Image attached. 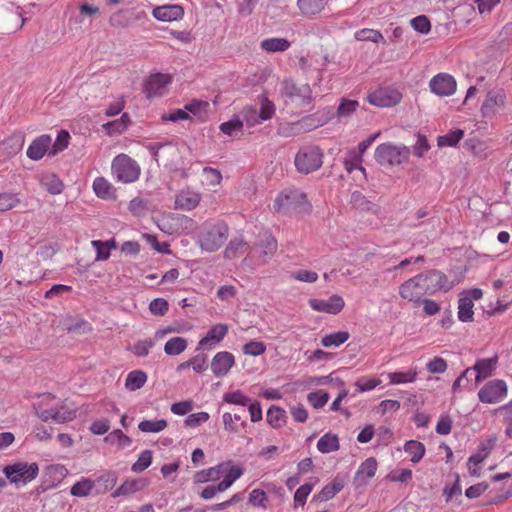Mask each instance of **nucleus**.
<instances>
[{"label":"nucleus","mask_w":512,"mask_h":512,"mask_svg":"<svg viewBox=\"0 0 512 512\" xmlns=\"http://www.w3.org/2000/svg\"><path fill=\"white\" fill-rule=\"evenodd\" d=\"M445 276L438 271L418 274L399 287V294L409 301H419L426 294H433L443 285Z\"/></svg>","instance_id":"nucleus-1"},{"label":"nucleus","mask_w":512,"mask_h":512,"mask_svg":"<svg viewBox=\"0 0 512 512\" xmlns=\"http://www.w3.org/2000/svg\"><path fill=\"white\" fill-rule=\"evenodd\" d=\"M228 236L229 228L224 221H206L198 236V244L206 252H215L222 247Z\"/></svg>","instance_id":"nucleus-2"},{"label":"nucleus","mask_w":512,"mask_h":512,"mask_svg":"<svg viewBox=\"0 0 512 512\" xmlns=\"http://www.w3.org/2000/svg\"><path fill=\"white\" fill-rule=\"evenodd\" d=\"M273 210L281 214L309 213L311 205L303 192L284 190L274 200Z\"/></svg>","instance_id":"nucleus-3"},{"label":"nucleus","mask_w":512,"mask_h":512,"mask_svg":"<svg viewBox=\"0 0 512 512\" xmlns=\"http://www.w3.org/2000/svg\"><path fill=\"white\" fill-rule=\"evenodd\" d=\"M410 150L404 145L383 143L375 149V160L382 166H395L409 159Z\"/></svg>","instance_id":"nucleus-4"},{"label":"nucleus","mask_w":512,"mask_h":512,"mask_svg":"<svg viewBox=\"0 0 512 512\" xmlns=\"http://www.w3.org/2000/svg\"><path fill=\"white\" fill-rule=\"evenodd\" d=\"M112 175L122 183H132L139 179L140 166L126 154L117 155L111 165Z\"/></svg>","instance_id":"nucleus-5"},{"label":"nucleus","mask_w":512,"mask_h":512,"mask_svg":"<svg viewBox=\"0 0 512 512\" xmlns=\"http://www.w3.org/2000/svg\"><path fill=\"white\" fill-rule=\"evenodd\" d=\"M323 163V152L318 146L302 147L295 156L296 169L303 174L318 170Z\"/></svg>","instance_id":"nucleus-6"},{"label":"nucleus","mask_w":512,"mask_h":512,"mask_svg":"<svg viewBox=\"0 0 512 512\" xmlns=\"http://www.w3.org/2000/svg\"><path fill=\"white\" fill-rule=\"evenodd\" d=\"M39 472L37 463L16 462L3 468L4 475L12 484H27L34 480Z\"/></svg>","instance_id":"nucleus-7"},{"label":"nucleus","mask_w":512,"mask_h":512,"mask_svg":"<svg viewBox=\"0 0 512 512\" xmlns=\"http://www.w3.org/2000/svg\"><path fill=\"white\" fill-rule=\"evenodd\" d=\"M283 94L298 107L308 109L312 107V90L308 84L298 86L293 81H285Z\"/></svg>","instance_id":"nucleus-8"},{"label":"nucleus","mask_w":512,"mask_h":512,"mask_svg":"<svg viewBox=\"0 0 512 512\" xmlns=\"http://www.w3.org/2000/svg\"><path fill=\"white\" fill-rule=\"evenodd\" d=\"M508 392L507 384L503 380H491L478 392L479 400L486 404H497L503 401Z\"/></svg>","instance_id":"nucleus-9"},{"label":"nucleus","mask_w":512,"mask_h":512,"mask_svg":"<svg viewBox=\"0 0 512 512\" xmlns=\"http://www.w3.org/2000/svg\"><path fill=\"white\" fill-rule=\"evenodd\" d=\"M483 296V292L481 289L474 288L470 290L463 291L460 294V298L458 301V319L462 322H471L473 321L474 316V301L481 299Z\"/></svg>","instance_id":"nucleus-10"},{"label":"nucleus","mask_w":512,"mask_h":512,"mask_svg":"<svg viewBox=\"0 0 512 512\" xmlns=\"http://www.w3.org/2000/svg\"><path fill=\"white\" fill-rule=\"evenodd\" d=\"M402 99V94L393 87H381L368 94L367 100L371 105L377 107H392Z\"/></svg>","instance_id":"nucleus-11"},{"label":"nucleus","mask_w":512,"mask_h":512,"mask_svg":"<svg viewBox=\"0 0 512 512\" xmlns=\"http://www.w3.org/2000/svg\"><path fill=\"white\" fill-rule=\"evenodd\" d=\"M506 96L501 90L489 91L481 106L482 116L485 118H492L505 107Z\"/></svg>","instance_id":"nucleus-12"},{"label":"nucleus","mask_w":512,"mask_h":512,"mask_svg":"<svg viewBox=\"0 0 512 512\" xmlns=\"http://www.w3.org/2000/svg\"><path fill=\"white\" fill-rule=\"evenodd\" d=\"M345 302L339 295H332L328 299H310L309 306L317 312L338 314L344 308Z\"/></svg>","instance_id":"nucleus-13"},{"label":"nucleus","mask_w":512,"mask_h":512,"mask_svg":"<svg viewBox=\"0 0 512 512\" xmlns=\"http://www.w3.org/2000/svg\"><path fill=\"white\" fill-rule=\"evenodd\" d=\"M55 399L56 397L53 394L44 393L33 403V412L42 422H52V419H46L44 417L54 415L55 412H57V407L53 406Z\"/></svg>","instance_id":"nucleus-14"},{"label":"nucleus","mask_w":512,"mask_h":512,"mask_svg":"<svg viewBox=\"0 0 512 512\" xmlns=\"http://www.w3.org/2000/svg\"><path fill=\"white\" fill-rule=\"evenodd\" d=\"M170 83L171 77L168 74L156 73L151 75L144 88L147 98L162 96Z\"/></svg>","instance_id":"nucleus-15"},{"label":"nucleus","mask_w":512,"mask_h":512,"mask_svg":"<svg viewBox=\"0 0 512 512\" xmlns=\"http://www.w3.org/2000/svg\"><path fill=\"white\" fill-rule=\"evenodd\" d=\"M330 120L329 116L311 114L303 117L297 122L291 123V131L295 134L311 131L315 128L321 127Z\"/></svg>","instance_id":"nucleus-16"},{"label":"nucleus","mask_w":512,"mask_h":512,"mask_svg":"<svg viewBox=\"0 0 512 512\" xmlns=\"http://www.w3.org/2000/svg\"><path fill=\"white\" fill-rule=\"evenodd\" d=\"M377 468L378 464L374 457H369L363 461L355 473L354 486L358 488L367 485L368 481L375 476Z\"/></svg>","instance_id":"nucleus-17"},{"label":"nucleus","mask_w":512,"mask_h":512,"mask_svg":"<svg viewBox=\"0 0 512 512\" xmlns=\"http://www.w3.org/2000/svg\"><path fill=\"white\" fill-rule=\"evenodd\" d=\"M228 332L226 324H217L210 328L206 336L198 344L197 350H212Z\"/></svg>","instance_id":"nucleus-18"},{"label":"nucleus","mask_w":512,"mask_h":512,"mask_svg":"<svg viewBox=\"0 0 512 512\" xmlns=\"http://www.w3.org/2000/svg\"><path fill=\"white\" fill-rule=\"evenodd\" d=\"M277 240L268 232L260 235L255 248L260 250L259 258L262 264H266L277 251Z\"/></svg>","instance_id":"nucleus-19"},{"label":"nucleus","mask_w":512,"mask_h":512,"mask_svg":"<svg viewBox=\"0 0 512 512\" xmlns=\"http://www.w3.org/2000/svg\"><path fill=\"white\" fill-rule=\"evenodd\" d=\"M152 15L159 21L172 22L183 17L184 9L178 4H168L155 7Z\"/></svg>","instance_id":"nucleus-20"},{"label":"nucleus","mask_w":512,"mask_h":512,"mask_svg":"<svg viewBox=\"0 0 512 512\" xmlns=\"http://www.w3.org/2000/svg\"><path fill=\"white\" fill-rule=\"evenodd\" d=\"M51 144L52 138L50 135H41L34 139L33 142L29 145L26 154L31 160H40L48 151Z\"/></svg>","instance_id":"nucleus-21"},{"label":"nucleus","mask_w":512,"mask_h":512,"mask_svg":"<svg viewBox=\"0 0 512 512\" xmlns=\"http://www.w3.org/2000/svg\"><path fill=\"white\" fill-rule=\"evenodd\" d=\"M77 407L67 401H63L57 406V412L54 415L45 416L46 419H52V422L63 424L73 421L77 417Z\"/></svg>","instance_id":"nucleus-22"},{"label":"nucleus","mask_w":512,"mask_h":512,"mask_svg":"<svg viewBox=\"0 0 512 512\" xmlns=\"http://www.w3.org/2000/svg\"><path fill=\"white\" fill-rule=\"evenodd\" d=\"M25 136L22 132L13 133L10 137L0 143V151L5 157H11L23 148Z\"/></svg>","instance_id":"nucleus-23"},{"label":"nucleus","mask_w":512,"mask_h":512,"mask_svg":"<svg viewBox=\"0 0 512 512\" xmlns=\"http://www.w3.org/2000/svg\"><path fill=\"white\" fill-rule=\"evenodd\" d=\"M200 201L201 196L198 192L183 190L176 196L175 206L177 209L191 211L199 205Z\"/></svg>","instance_id":"nucleus-24"},{"label":"nucleus","mask_w":512,"mask_h":512,"mask_svg":"<svg viewBox=\"0 0 512 512\" xmlns=\"http://www.w3.org/2000/svg\"><path fill=\"white\" fill-rule=\"evenodd\" d=\"M225 471L226 464L221 463L215 467H210L208 469L196 472L193 476V481L195 484H202L208 481H216L220 479Z\"/></svg>","instance_id":"nucleus-25"},{"label":"nucleus","mask_w":512,"mask_h":512,"mask_svg":"<svg viewBox=\"0 0 512 512\" xmlns=\"http://www.w3.org/2000/svg\"><path fill=\"white\" fill-rule=\"evenodd\" d=\"M233 364V354H215L211 361V369L216 376L220 377L225 375Z\"/></svg>","instance_id":"nucleus-26"},{"label":"nucleus","mask_w":512,"mask_h":512,"mask_svg":"<svg viewBox=\"0 0 512 512\" xmlns=\"http://www.w3.org/2000/svg\"><path fill=\"white\" fill-rule=\"evenodd\" d=\"M147 482L144 479H127L113 493V497L126 496L142 490Z\"/></svg>","instance_id":"nucleus-27"},{"label":"nucleus","mask_w":512,"mask_h":512,"mask_svg":"<svg viewBox=\"0 0 512 512\" xmlns=\"http://www.w3.org/2000/svg\"><path fill=\"white\" fill-rule=\"evenodd\" d=\"M496 364V356L489 359L480 360L475 364L474 368L471 369L472 375L475 374L477 381L487 378L492 375V372L496 368Z\"/></svg>","instance_id":"nucleus-28"},{"label":"nucleus","mask_w":512,"mask_h":512,"mask_svg":"<svg viewBox=\"0 0 512 512\" xmlns=\"http://www.w3.org/2000/svg\"><path fill=\"white\" fill-rule=\"evenodd\" d=\"M64 328L71 334L81 336L92 331L91 324L82 318H68L64 321Z\"/></svg>","instance_id":"nucleus-29"},{"label":"nucleus","mask_w":512,"mask_h":512,"mask_svg":"<svg viewBox=\"0 0 512 512\" xmlns=\"http://www.w3.org/2000/svg\"><path fill=\"white\" fill-rule=\"evenodd\" d=\"M496 443V439H489L487 442V446L483 448L484 453L483 454H477L474 456H471L468 461V470L471 475L473 476H479L480 470H481V464L485 457L488 455L489 451L493 448V446Z\"/></svg>","instance_id":"nucleus-30"},{"label":"nucleus","mask_w":512,"mask_h":512,"mask_svg":"<svg viewBox=\"0 0 512 512\" xmlns=\"http://www.w3.org/2000/svg\"><path fill=\"white\" fill-rule=\"evenodd\" d=\"M95 194L102 199H114L116 197L115 189L112 184L104 177H97L93 182Z\"/></svg>","instance_id":"nucleus-31"},{"label":"nucleus","mask_w":512,"mask_h":512,"mask_svg":"<svg viewBox=\"0 0 512 512\" xmlns=\"http://www.w3.org/2000/svg\"><path fill=\"white\" fill-rule=\"evenodd\" d=\"M105 443L117 449L128 448L132 444V439L124 434L122 430L116 429L110 432L105 438Z\"/></svg>","instance_id":"nucleus-32"},{"label":"nucleus","mask_w":512,"mask_h":512,"mask_svg":"<svg viewBox=\"0 0 512 512\" xmlns=\"http://www.w3.org/2000/svg\"><path fill=\"white\" fill-rule=\"evenodd\" d=\"M339 437L333 433L324 434L317 442V449L323 454L335 452L339 450Z\"/></svg>","instance_id":"nucleus-33"},{"label":"nucleus","mask_w":512,"mask_h":512,"mask_svg":"<svg viewBox=\"0 0 512 512\" xmlns=\"http://www.w3.org/2000/svg\"><path fill=\"white\" fill-rule=\"evenodd\" d=\"M250 249L249 244L241 238L232 239L224 251L227 259L240 257Z\"/></svg>","instance_id":"nucleus-34"},{"label":"nucleus","mask_w":512,"mask_h":512,"mask_svg":"<svg viewBox=\"0 0 512 512\" xmlns=\"http://www.w3.org/2000/svg\"><path fill=\"white\" fill-rule=\"evenodd\" d=\"M286 412L278 406H271L266 413V420L273 428H280L286 423Z\"/></svg>","instance_id":"nucleus-35"},{"label":"nucleus","mask_w":512,"mask_h":512,"mask_svg":"<svg viewBox=\"0 0 512 512\" xmlns=\"http://www.w3.org/2000/svg\"><path fill=\"white\" fill-rule=\"evenodd\" d=\"M329 0H298V6L305 15L313 16L320 13Z\"/></svg>","instance_id":"nucleus-36"},{"label":"nucleus","mask_w":512,"mask_h":512,"mask_svg":"<svg viewBox=\"0 0 512 512\" xmlns=\"http://www.w3.org/2000/svg\"><path fill=\"white\" fill-rule=\"evenodd\" d=\"M431 92L438 96L448 95V74L439 73L435 75L429 82Z\"/></svg>","instance_id":"nucleus-37"},{"label":"nucleus","mask_w":512,"mask_h":512,"mask_svg":"<svg viewBox=\"0 0 512 512\" xmlns=\"http://www.w3.org/2000/svg\"><path fill=\"white\" fill-rule=\"evenodd\" d=\"M290 42L285 38H267L261 41L260 47L267 52H283L290 47Z\"/></svg>","instance_id":"nucleus-38"},{"label":"nucleus","mask_w":512,"mask_h":512,"mask_svg":"<svg viewBox=\"0 0 512 512\" xmlns=\"http://www.w3.org/2000/svg\"><path fill=\"white\" fill-rule=\"evenodd\" d=\"M359 107V102L343 98L337 108L335 116L341 121L348 119Z\"/></svg>","instance_id":"nucleus-39"},{"label":"nucleus","mask_w":512,"mask_h":512,"mask_svg":"<svg viewBox=\"0 0 512 512\" xmlns=\"http://www.w3.org/2000/svg\"><path fill=\"white\" fill-rule=\"evenodd\" d=\"M343 487V481L339 478H335L331 483L322 488L318 494V499L320 501H328L332 499L337 493H339Z\"/></svg>","instance_id":"nucleus-40"},{"label":"nucleus","mask_w":512,"mask_h":512,"mask_svg":"<svg viewBox=\"0 0 512 512\" xmlns=\"http://www.w3.org/2000/svg\"><path fill=\"white\" fill-rule=\"evenodd\" d=\"M147 381V375L140 370L131 371L126 378L125 386L130 391L140 389Z\"/></svg>","instance_id":"nucleus-41"},{"label":"nucleus","mask_w":512,"mask_h":512,"mask_svg":"<svg viewBox=\"0 0 512 512\" xmlns=\"http://www.w3.org/2000/svg\"><path fill=\"white\" fill-rule=\"evenodd\" d=\"M404 451L411 456L413 463H418L425 454V446L416 440H409L404 445Z\"/></svg>","instance_id":"nucleus-42"},{"label":"nucleus","mask_w":512,"mask_h":512,"mask_svg":"<svg viewBox=\"0 0 512 512\" xmlns=\"http://www.w3.org/2000/svg\"><path fill=\"white\" fill-rule=\"evenodd\" d=\"M94 487L95 481L83 478L71 487L70 493L76 497H86L92 492Z\"/></svg>","instance_id":"nucleus-43"},{"label":"nucleus","mask_w":512,"mask_h":512,"mask_svg":"<svg viewBox=\"0 0 512 512\" xmlns=\"http://www.w3.org/2000/svg\"><path fill=\"white\" fill-rule=\"evenodd\" d=\"M168 423L165 419L143 420L138 424V429L143 433H159L165 430Z\"/></svg>","instance_id":"nucleus-44"},{"label":"nucleus","mask_w":512,"mask_h":512,"mask_svg":"<svg viewBox=\"0 0 512 512\" xmlns=\"http://www.w3.org/2000/svg\"><path fill=\"white\" fill-rule=\"evenodd\" d=\"M363 161V156L357 153L356 150H350L348 152V157L344 160V168L348 173H351L353 170L358 169L365 174V168L361 165Z\"/></svg>","instance_id":"nucleus-45"},{"label":"nucleus","mask_w":512,"mask_h":512,"mask_svg":"<svg viewBox=\"0 0 512 512\" xmlns=\"http://www.w3.org/2000/svg\"><path fill=\"white\" fill-rule=\"evenodd\" d=\"M97 483L99 490V493H105L116 485L117 483V475L112 471H106L102 475H100L95 484Z\"/></svg>","instance_id":"nucleus-46"},{"label":"nucleus","mask_w":512,"mask_h":512,"mask_svg":"<svg viewBox=\"0 0 512 512\" xmlns=\"http://www.w3.org/2000/svg\"><path fill=\"white\" fill-rule=\"evenodd\" d=\"M349 338V333L346 331H339L329 335H326L322 338L321 343L324 347H338L344 342H346Z\"/></svg>","instance_id":"nucleus-47"},{"label":"nucleus","mask_w":512,"mask_h":512,"mask_svg":"<svg viewBox=\"0 0 512 512\" xmlns=\"http://www.w3.org/2000/svg\"><path fill=\"white\" fill-rule=\"evenodd\" d=\"M223 401L228 404L247 406L250 404L251 399L246 396L241 390L226 392L223 395Z\"/></svg>","instance_id":"nucleus-48"},{"label":"nucleus","mask_w":512,"mask_h":512,"mask_svg":"<svg viewBox=\"0 0 512 512\" xmlns=\"http://www.w3.org/2000/svg\"><path fill=\"white\" fill-rule=\"evenodd\" d=\"M351 203L358 209L370 211L374 214L378 213L379 207L365 199L360 192H353L351 195Z\"/></svg>","instance_id":"nucleus-49"},{"label":"nucleus","mask_w":512,"mask_h":512,"mask_svg":"<svg viewBox=\"0 0 512 512\" xmlns=\"http://www.w3.org/2000/svg\"><path fill=\"white\" fill-rule=\"evenodd\" d=\"M391 384H405L413 382L416 378V372L413 370L397 371L388 374Z\"/></svg>","instance_id":"nucleus-50"},{"label":"nucleus","mask_w":512,"mask_h":512,"mask_svg":"<svg viewBox=\"0 0 512 512\" xmlns=\"http://www.w3.org/2000/svg\"><path fill=\"white\" fill-rule=\"evenodd\" d=\"M190 366L193 368L194 371L198 373L205 371L208 367V364L206 358L204 357V354H197L191 360L180 364L178 369L184 370Z\"/></svg>","instance_id":"nucleus-51"},{"label":"nucleus","mask_w":512,"mask_h":512,"mask_svg":"<svg viewBox=\"0 0 512 512\" xmlns=\"http://www.w3.org/2000/svg\"><path fill=\"white\" fill-rule=\"evenodd\" d=\"M147 149L150 151L153 159L158 162L160 157V152L162 150H169L172 153H178V148L175 144L171 142L166 143H150L147 145Z\"/></svg>","instance_id":"nucleus-52"},{"label":"nucleus","mask_w":512,"mask_h":512,"mask_svg":"<svg viewBox=\"0 0 512 512\" xmlns=\"http://www.w3.org/2000/svg\"><path fill=\"white\" fill-rule=\"evenodd\" d=\"M355 38L359 41H370L373 43H378L384 40L382 34L379 31L368 28L357 31L355 33Z\"/></svg>","instance_id":"nucleus-53"},{"label":"nucleus","mask_w":512,"mask_h":512,"mask_svg":"<svg viewBox=\"0 0 512 512\" xmlns=\"http://www.w3.org/2000/svg\"><path fill=\"white\" fill-rule=\"evenodd\" d=\"M243 122L239 118H233L220 125V130L229 136H237L242 131Z\"/></svg>","instance_id":"nucleus-54"},{"label":"nucleus","mask_w":512,"mask_h":512,"mask_svg":"<svg viewBox=\"0 0 512 512\" xmlns=\"http://www.w3.org/2000/svg\"><path fill=\"white\" fill-rule=\"evenodd\" d=\"M152 463V452L150 450H144L139 455L137 461L132 465V471L136 473L143 472Z\"/></svg>","instance_id":"nucleus-55"},{"label":"nucleus","mask_w":512,"mask_h":512,"mask_svg":"<svg viewBox=\"0 0 512 512\" xmlns=\"http://www.w3.org/2000/svg\"><path fill=\"white\" fill-rule=\"evenodd\" d=\"M147 204L148 202L145 199L135 197L129 202L128 209L134 216L141 217L148 211Z\"/></svg>","instance_id":"nucleus-56"},{"label":"nucleus","mask_w":512,"mask_h":512,"mask_svg":"<svg viewBox=\"0 0 512 512\" xmlns=\"http://www.w3.org/2000/svg\"><path fill=\"white\" fill-rule=\"evenodd\" d=\"M380 384L381 380L378 378L361 377L356 381L355 386L356 391L358 393H362L366 391H371Z\"/></svg>","instance_id":"nucleus-57"},{"label":"nucleus","mask_w":512,"mask_h":512,"mask_svg":"<svg viewBox=\"0 0 512 512\" xmlns=\"http://www.w3.org/2000/svg\"><path fill=\"white\" fill-rule=\"evenodd\" d=\"M70 135L66 130H61L56 138V141L52 145V149L50 151L51 155H56L60 151H63L68 147Z\"/></svg>","instance_id":"nucleus-58"},{"label":"nucleus","mask_w":512,"mask_h":512,"mask_svg":"<svg viewBox=\"0 0 512 512\" xmlns=\"http://www.w3.org/2000/svg\"><path fill=\"white\" fill-rule=\"evenodd\" d=\"M187 341L183 337H173L164 345V352H184Z\"/></svg>","instance_id":"nucleus-59"},{"label":"nucleus","mask_w":512,"mask_h":512,"mask_svg":"<svg viewBox=\"0 0 512 512\" xmlns=\"http://www.w3.org/2000/svg\"><path fill=\"white\" fill-rule=\"evenodd\" d=\"M412 475L411 469H396L387 475V479L391 482L407 483L412 479Z\"/></svg>","instance_id":"nucleus-60"},{"label":"nucleus","mask_w":512,"mask_h":512,"mask_svg":"<svg viewBox=\"0 0 512 512\" xmlns=\"http://www.w3.org/2000/svg\"><path fill=\"white\" fill-rule=\"evenodd\" d=\"M313 489L312 483H305L301 485L294 494L295 506H303L306 503L307 497Z\"/></svg>","instance_id":"nucleus-61"},{"label":"nucleus","mask_w":512,"mask_h":512,"mask_svg":"<svg viewBox=\"0 0 512 512\" xmlns=\"http://www.w3.org/2000/svg\"><path fill=\"white\" fill-rule=\"evenodd\" d=\"M410 23L414 30L422 34H427L431 29L430 21L425 15L414 17Z\"/></svg>","instance_id":"nucleus-62"},{"label":"nucleus","mask_w":512,"mask_h":512,"mask_svg":"<svg viewBox=\"0 0 512 512\" xmlns=\"http://www.w3.org/2000/svg\"><path fill=\"white\" fill-rule=\"evenodd\" d=\"M19 203V199L12 193L0 194V212L14 208Z\"/></svg>","instance_id":"nucleus-63"},{"label":"nucleus","mask_w":512,"mask_h":512,"mask_svg":"<svg viewBox=\"0 0 512 512\" xmlns=\"http://www.w3.org/2000/svg\"><path fill=\"white\" fill-rule=\"evenodd\" d=\"M496 412L500 413L503 416L504 421L507 425L506 434L509 437H512V400L509 402V404L498 408Z\"/></svg>","instance_id":"nucleus-64"}]
</instances>
